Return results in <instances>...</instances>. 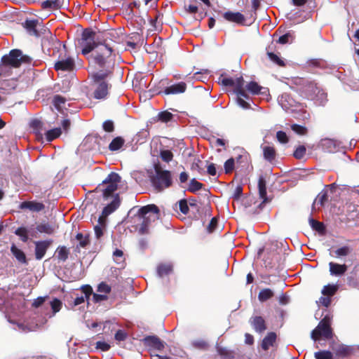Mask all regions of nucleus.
Returning <instances> with one entry per match:
<instances>
[{
    "mask_svg": "<svg viewBox=\"0 0 359 359\" xmlns=\"http://www.w3.org/2000/svg\"><path fill=\"white\" fill-rule=\"evenodd\" d=\"M316 359H333L332 354L330 351H319L315 353Z\"/></svg>",
    "mask_w": 359,
    "mask_h": 359,
    "instance_id": "obj_50",
    "label": "nucleus"
},
{
    "mask_svg": "<svg viewBox=\"0 0 359 359\" xmlns=\"http://www.w3.org/2000/svg\"><path fill=\"white\" fill-rule=\"evenodd\" d=\"M140 40V36L138 33H134L131 36H130L129 40L127 41V46L133 49H135L137 46V41Z\"/></svg>",
    "mask_w": 359,
    "mask_h": 359,
    "instance_id": "obj_45",
    "label": "nucleus"
},
{
    "mask_svg": "<svg viewBox=\"0 0 359 359\" xmlns=\"http://www.w3.org/2000/svg\"><path fill=\"white\" fill-rule=\"evenodd\" d=\"M28 233H29V231L25 227H19L15 231V233L17 236H20L21 240L23 242H27V240H28Z\"/></svg>",
    "mask_w": 359,
    "mask_h": 359,
    "instance_id": "obj_43",
    "label": "nucleus"
},
{
    "mask_svg": "<svg viewBox=\"0 0 359 359\" xmlns=\"http://www.w3.org/2000/svg\"><path fill=\"white\" fill-rule=\"evenodd\" d=\"M348 266L346 264H340L333 262L329 263V271L332 276L341 277L347 271Z\"/></svg>",
    "mask_w": 359,
    "mask_h": 359,
    "instance_id": "obj_11",
    "label": "nucleus"
},
{
    "mask_svg": "<svg viewBox=\"0 0 359 359\" xmlns=\"http://www.w3.org/2000/svg\"><path fill=\"white\" fill-rule=\"evenodd\" d=\"M57 258L60 260L65 262L68 258L69 250L65 246L58 248V249L57 250Z\"/></svg>",
    "mask_w": 359,
    "mask_h": 359,
    "instance_id": "obj_44",
    "label": "nucleus"
},
{
    "mask_svg": "<svg viewBox=\"0 0 359 359\" xmlns=\"http://www.w3.org/2000/svg\"><path fill=\"white\" fill-rule=\"evenodd\" d=\"M30 62L31 58L27 55H22L20 50L13 49L8 55L2 57L1 71L4 74V76H8L11 74L10 69L18 68L22 63H29Z\"/></svg>",
    "mask_w": 359,
    "mask_h": 359,
    "instance_id": "obj_4",
    "label": "nucleus"
},
{
    "mask_svg": "<svg viewBox=\"0 0 359 359\" xmlns=\"http://www.w3.org/2000/svg\"><path fill=\"white\" fill-rule=\"evenodd\" d=\"M327 200V194L326 191H321L316 198L313 203V210H316V207L319 208L322 207L325 202Z\"/></svg>",
    "mask_w": 359,
    "mask_h": 359,
    "instance_id": "obj_28",
    "label": "nucleus"
},
{
    "mask_svg": "<svg viewBox=\"0 0 359 359\" xmlns=\"http://www.w3.org/2000/svg\"><path fill=\"white\" fill-rule=\"evenodd\" d=\"M62 133L60 128H55L49 130H47L45 133L46 138L48 142H51L55 138L58 137Z\"/></svg>",
    "mask_w": 359,
    "mask_h": 359,
    "instance_id": "obj_31",
    "label": "nucleus"
},
{
    "mask_svg": "<svg viewBox=\"0 0 359 359\" xmlns=\"http://www.w3.org/2000/svg\"><path fill=\"white\" fill-rule=\"evenodd\" d=\"M102 127L106 132L109 133L112 132L114 129V123L110 120L105 121L103 123Z\"/></svg>",
    "mask_w": 359,
    "mask_h": 359,
    "instance_id": "obj_60",
    "label": "nucleus"
},
{
    "mask_svg": "<svg viewBox=\"0 0 359 359\" xmlns=\"http://www.w3.org/2000/svg\"><path fill=\"white\" fill-rule=\"evenodd\" d=\"M51 243V241L35 242V257L36 259L40 260L44 257Z\"/></svg>",
    "mask_w": 359,
    "mask_h": 359,
    "instance_id": "obj_10",
    "label": "nucleus"
},
{
    "mask_svg": "<svg viewBox=\"0 0 359 359\" xmlns=\"http://www.w3.org/2000/svg\"><path fill=\"white\" fill-rule=\"evenodd\" d=\"M107 226V219L104 217H99L97 224L94 226L95 235L97 239H100L104 234Z\"/></svg>",
    "mask_w": 359,
    "mask_h": 359,
    "instance_id": "obj_20",
    "label": "nucleus"
},
{
    "mask_svg": "<svg viewBox=\"0 0 359 359\" xmlns=\"http://www.w3.org/2000/svg\"><path fill=\"white\" fill-rule=\"evenodd\" d=\"M294 39L293 33L289 32L280 36L278 43L280 44L291 43Z\"/></svg>",
    "mask_w": 359,
    "mask_h": 359,
    "instance_id": "obj_40",
    "label": "nucleus"
},
{
    "mask_svg": "<svg viewBox=\"0 0 359 359\" xmlns=\"http://www.w3.org/2000/svg\"><path fill=\"white\" fill-rule=\"evenodd\" d=\"M276 137H277L278 140L280 143L285 144V143H287L288 141V138H287L286 133L283 131L277 132Z\"/></svg>",
    "mask_w": 359,
    "mask_h": 359,
    "instance_id": "obj_61",
    "label": "nucleus"
},
{
    "mask_svg": "<svg viewBox=\"0 0 359 359\" xmlns=\"http://www.w3.org/2000/svg\"><path fill=\"white\" fill-rule=\"evenodd\" d=\"M84 296L77 297L74 301L75 306L79 305L85 302V299H88L93 293V289L90 285H84L81 287Z\"/></svg>",
    "mask_w": 359,
    "mask_h": 359,
    "instance_id": "obj_21",
    "label": "nucleus"
},
{
    "mask_svg": "<svg viewBox=\"0 0 359 359\" xmlns=\"http://www.w3.org/2000/svg\"><path fill=\"white\" fill-rule=\"evenodd\" d=\"M156 175L152 177L151 182L157 191H162L172 185L171 172L168 170L156 168Z\"/></svg>",
    "mask_w": 359,
    "mask_h": 359,
    "instance_id": "obj_6",
    "label": "nucleus"
},
{
    "mask_svg": "<svg viewBox=\"0 0 359 359\" xmlns=\"http://www.w3.org/2000/svg\"><path fill=\"white\" fill-rule=\"evenodd\" d=\"M319 90L320 88L317 86L316 83H310L307 86H306L304 93L308 99H315L316 94Z\"/></svg>",
    "mask_w": 359,
    "mask_h": 359,
    "instance_id": "obj_27",
    "label": "nucleus"
},
{
    "mask_svg": "<svg viewBox=\"0 0 359 359\" xmlns=\"http://www.w3.org/2000/svg\"><path fill=\"white\" fill-rule=\"evenodd\" d=\"M309 224L313 229L318 231H322L324 229L323 224L321 222L313 219V218L309 219Z\"/></svg>",
    "mask_w": 359,
    "mask_h": 359,
    "instance_id": "obj_51",
    "label": "nucleus"
},
{
    "mask_svg": "<svg viewBox=\"0 0 359 359\" xmlns=\"http://www.w3.org/2000/svg\"><path fill=\"white\" fill-rule=\"evenodd\" d=\"M76 238L79 242V246L81 248H86L89 243L88 236H83L81 233H77Z\"/></svg>",
    "mask_w": 359,
    "mask_h": 359,
    "instance_id": "obj_46",
    "label": "nucleus"
},
{
    "mask_svg": "<svg viewBox=\"0 0 359 359\" xmlns=\"http://www.w3.org/2000/svg\"><path fill=\"white\" fill-rule=\"evenodd\" d=\"M203 184L198 181H196V179H192L190 181L188 190L191 192H196L198 190H200L202 188Z\"/></svg>",
    "mask_w": 359,
    "mask_h": 359,
    "instance_id": "obj_47",
    "label": "nucleus"
},
{
    "mask_svg": "<svg viewBox=\"0 0 359 359\" xmlns=\"http://www.w3.org/2000/svg\"><path fill=\"white\" fill-rule=\"evenodd\" d=\"M223 17L229 22H236L239 25H244L245 17L239 12L233 13L228 11L224 13Z\"/></svg>",
    "mask_w": 359,
    "mask_h": 359,
    "instance_id": "obj_15",
    "label": "nucleus"
},
{
    "mask_svg": "<svg viewBox=\"0 0 359 359\" xmlns=\"http://www.w3.org/2000/svg\"><path fill=\"white\" fill-rule=\"evenodd\" d=\"M22 209H29L32 211L39 212L44 208V205L41 203L34 201H25L20 204Z\"/></svg>",
    "mask_w": 359,
    "mask_h": 359,
    "instance_id": "obj_22",
    "label": "nucleus"
},
{
    "mask_svg": "<svg viewBox=\"0 0 359 359\" xmlns=\"http://www.w3.org/2000/svg\"><path fill=\"white\" fill-rule=\"evenodd\" d=\"M171 271L172 266L170 264H160L157 269V273L160 277L168 275Z\"/></svg>",
    "mask_w": 359,
    "mask_h": 359,
    "instance_id": "obj_39",
    "label": "nucleus"
},
{
    "mask_svg": "<svg viewBox=\"0 0 359 359\" xmlns=\"http://www.w3.org/2000/svg\"><path fill=\"white\" fill-rule=\"evenodd\" d=\"M50 306L53 311V313L58 312L62 308V302L57 299H54L50 302Z\"/></svg>",
    "mask_w": 359,
    "mask_h": 359,
    "instance_id": "obj_53",
    "label": "nucleus"
},
{
    "mask_svg": "<svg viewBox=\"0 0 359 359\" xmlns=\"http://www.w3.org/2000/svg\"><path fill=\"white\" fill-rule=\"evenodd\" d=\"M291 128L293 131L299 135H304L306 132V128L305 127L297 124H293Z\"/></svg>",
    "mask_w": 359,
    "mask_h": 359,
    "instance_id": "obj_58",
    "label": "nucleus"
},
{
    "mask_svg": "<svg viewBox=\"0 0 359 359\" xmlns=\"http://www.w3.org/2000/svg\"><path fill=\"white\" fill-rule=\"evenodd\" d=\"M332 350L339 356L347 357L352 353L353 348L344 344H336L332 347Z\"/></svg>",
    "mask_w": 359,
    "mask_h": 359,
    "instance_id": "obj_18",
    "label": "nucleus"
},
{
    "mask_svg": "<svg viewBox=\"0 0 359 359\" xmlns=\"http://www.w3.org/2000/svg\"><path fill=\"white\" fill-rule=\"evenodd\" d=\"M311 100H315L316 104L319 105H323L326 102L327 95L321 88H320L316 94V98Z\"/></svg>",
    "mask_w": 359,
    "mask_h": 359,
    "instance_id": "obj_38",
    "label": "nucleus"
},
{
    "mask_svg": "<svg viewBox=\"0 0 359 359\" xmlns=\"http://www.w3.org/2000/svg\"><path fill=\"white\" fill-rule=\"evenodd\" d=\"M61 0H46L43 1L41 6L44 9L57 10L61 7Z\"/></svg>",
    "mask_w": 359,
    "mask_h": 359,
    "instance_id": "obj_29",
    "label": "nucleus"
},
{
    "mask_svg": "<svg viewBox=\"0 0 359 359\" xmlns=\"http://www.w3.org/2000/svg\"><path fill=\"white\" fill-rule=\"evenodd\" d=\"M352 250L349 246L345 245L339 248L332 252H330V255L337 258H342L351 254Z\"/></svg>",
    "mask_w": 359,
    "mask_h": 359,
    "instance_id": "obj_24",
    "label": "nucleus"
},
{
    "mask_svg": "<svg viewBox=\"0 0 359 359\" xmlns=\"http://www.w3.org/2000/svg\"><path fill=\"white\" fill-rule=\"evenodd\" d=\"M142 341L146 346L157 351H161L165 347V343L156 336L146 337Z\"/></svg>",
    "mask_w": 359,
    "mask_h": 359,
    "instance_id": "obj_9",
    "label": "nucleus"
},
{
    "mask_svg": "<svg viewBox=\"0 0 359 359\" xmlns=\"http://www.w3.org/2000/svg\"><path fill=\"white\" fill-rule=\"evenodd\" d=\"M121 180V177L116 172H111L107 177L99 184L97 189L102 192L103 197L107 198L114 196V193L117 189L118 183Z\"/></svg>",
    "mask_w": 359,
    "mask_h": 359,
    "instance_id": "obj_5",
    "label": "nucleus"
},
{
    "mask_svg": "<svg viewBox=\"0 0 359 359\" xmlns=\"http://www.w3.org/2000/svg\"><path fill=\"white\" fill-rule=\"evenodd\" d=\"M247 90L252 93V94H259V93H264V92H262V90H265L264 88L259 86L256 82H250L246 86Z\"/></svg>",
    "mask_w": 359,
    "mask_h": 359,
    "instance_id": "obj_33",
    "label": "nucleus"
},
{
    "mask_svg": "<svg viewBox=\"0 0 359 359\" xmlns=\"http://www.w3.org/2000/svg\"><path fill=\"white\" fill-rule=\"evenodd\" d=\"M75 66L74 60L71 57L60 56L58 61L55 63V69L56 71H72Z\"/></svg>",
    "mask_w": 359,
    "mask_h": 359,
    "instance_id": "obj_8",
    "label": "nucleus"
},
{
    "mask_svg": "<svg viewBox=\"0 0 359 359\" xmlns=\"http://www.w3.org/2000/svg\"><path fill=\"white\" fill-rule=\"evenodd\" d=\"M95 83L94 97L96 99L104 98L108 94L109 84L106 81Z\"/></svg>",
    "mask_w": 359,
    "mask_h": 359,
    "instance_id": "obj_12",
    "label": "nucleus"
},
{
    "mask_svg": "<svg viewBox=\"0 0 359 359\" xmlns=\"http://www.w3.org/2000/svg\"><path fill=\"white\" fill-rule=\"evenodd\" d=\"M179 207H180V211L186 215L189 212V207H188V205H187V203L185 200H181L180 202H179Z\"/></svg>",
    "mask_w": 359,
    "mask_h": 359,
    "instance_id": "obj_62",
    "label": "nucleus"
},
{
    "mask_svg": "<svg viewBox=\"0 0 359 359\" xmlns=\"http://www.w3.org/2000/svg\"><path fill=\"white\" fill-rule=\"evenodd\" d=\"M263 153L264 158L269 161H272L275 158V149L271 147H264L263 148Z\"/></svg>",
    "mask_w": 359,
    "mask_h": 359,
    "instance_id": "obj_35",
    "label": "nucleus"
},
{
    "mask_svg": "<svg viewBox=\"0 0 359 359\" xmlns=\"http://www.w3.org/2000/svg\"><path fill=\"white\" fill-rule=\"evenodd\" d=\"M331 318L326 315L319 323L318 325L312 331L311 338L317 341L320 337L324 339H330L332 337V332L330 327Z\"/></svg>",
    "mask_w": 359,
    "mask_h": 359,
    "instance_id": "obj_7",
    "label": "nucleus"
},
{
    "mask_svg": "<svg viewBox=\"0 0 359 359\" xmlns=\"http://www.w3.org/2000/svg\"><path fill=\"white\" fill-rule=\"evenodd\" d=\"M38 23L39 21L37 20H27L25 22V27L30 35L39 36V33L36 30Z\"/></svg>",
    "mask_w": 359,
    "mask_h": 359,
    "instance_id": "obj_23",
    "label": "nucleus"
},
{
    "mask_svg": "<svg viewBox=\"0 0 359 359\" xmlns=\"http://www.w3.org/2000/svg\"><path fill=\"white\" fill-rule=\"evenodd\" d=\"M278 101L281 107L285 111L290 110L296 104L295 100L287 93L282 94L278 97Z\"/></svg>",
    "mask_w": 359,
    "mask_h": 359,
    "instance_id": "obj_13",
    "label": "nucleus"
},
{
    "mask_svg": "<svg viewBox=\"0 0 359 359\" xmlns=\"http://www.w3.org/2000/svg\"><path fill=\"white\" fill-rule=\"evenodd\" d=\"M110 347V345L104 341H97L96 343V348L103 351H108Z\"/></svg>",
    "mask_w": 359,
    "mask_h": 359,
    "instance_id": "obj_63",
    "label": "nucleus"
},
{
    "mask_svg": "<svg viewBox=\"0 0 359 359\" xmlns=\"http://www.w3.org/2000/svg\"><path fill=\"white\" fill-rule=\"evenodd\" d=\"M306 154V148L304 146H299L294 152V156L297 159L302 158Z\"/></svg>",
    "mask_w": 359,
    "mask_h": 359,
    "instance_id": "obj_55",
    "label": "nucleus"
},
{
    "mask_svg": "<svg viewBox=\"0 0 359 359\" xmlns=\"http://www.w3.org/2000/svg\"><path fill=\"white\" fill-rule=\"evenodd\" d=\"M111 73V70L109 69L105 70H101L95 74H93V77L95 82H101L105 81L104 79L108 76V75Z\"/></svg>",
    "mask_w": 359,
    "mask_h": 359,
    "instance_id": "obj_36",
    "label": "nucleus"
},
{
    "mask_svg": "<svg viewBox=\"0 0 359 359\" xmlns=\"http://www.w3.org/2000/svg\"><path fill=\"white\" fill-rule=\"evenodd\" d=\"M53 103L54 107L58 110L62 111L63 109H65V103L66 100L63 97L60 95H55L53 99Z\"/></svg>",
    "mask_w": 359,
    "mask_h": 359,
    "instance_id": "obj_30",
    "label": "nucleus"
},
{
    "mask_svg": "<svg viewBox=\"0 0 359 359\" xmlns=\"http://www.w3.org/2000/svg\"><path fill=\"white\" fill-rule=\"evenodd\" d=\"M109 34V33H104L101 35L90 29H85L79 42L82 48L81 53L83 55H87L95 48H99L101 53H97L95 55H91L90 59L93 62L100 67L106 66L107 63V58L111 55L113 51L112 48L106 43V39Z\"/></svg>",
    "mask_w": 359,
    "mask_h": 359,
    "instance_id": "obj_1",
    "label": "nucleus"
},
{
    "mask_svg": "<svg viewBox=\"0 0 359 359\" xmlns=\"http://www.w3.org/2000/svg\"><path fill=\"white\" fill-rule=\"evenodd\" d=\"M158 208L154 204L147 205L138 209L135 215L134 223L135 229L141 235L149 232V226L151 222H154L158 217Z\"/></svg>",
    "mask_w": 359,
    "mask_h": 359,
    "instance_id": "obj_2",
    "label": "nucleus"
},
{
    "mask_svg": "<svg viewBox=\"0 0 359 359\" xmlns=\"http://www.w3.org/2000/svg\"><path fill=\"white\" fill-rule=\"evenodd\" d=\"M276 334L274 332H269L263 339L262 348L267 351L270 346H272L276 341Z\"/></svg>",
    "mask_w": 359,
    "mask_h": 359,
    "instance_id": "obj_26",
    "label": "nucleus"
},
{
    "mask_svg": "<svg viewBox=\"0 0 359 359\" xmlns=\"http://www.w3.org/2000/svg\"><path fill=\"white\" fill-rule=\"evenodd\" d=\"M250 322L257 332L262 333L266 330L265 320L261 316L252 317Z\"/></svg>",
    "mask_w": 359,
    "mask_h": 359,
    "instance_id": "obj_16",
    "label": "nucleus"
},
{
    "mask_svg": "<svg viewBox=\"0 0 359 359\" xmlns=\"http://www.w3.org/2000/svg\"><path fill=\"white\" fill-rule=\"evenodd\" d=\"M18 327L20 330H21L24 332H27L34 331L36 329V327H38V325H25V323H18Z\"/></svg>",
    "mask_w": 359,
    "mask_h": 359,
    "instance_id": "obj_52",
    "label": "nucleus"
},
{
    "mask_svg": "<svg viewBox=\"0 0 359 359\" xmlns=\"http://www.w3.org/2000/svg\"><path fill=\"white\" fill-rule=\"evenodd\" d=\"M158 119L162 122L167 123L172 118V114L168 111H163L158 114Z\"/></svg>",
    "mask_w": 359,
    "mask_h": 359,
    "instance_id": "obj_54",
    "label": "nucleus"
},
{
    "mask_svg": "<svg viewBox=\"0 0 359 359\" xmlns=\"http://www.w3.org/2000/svg\"><path fill=\"white\" fill-rule=\"evenodd\" d=\"M31 127L36 130V133L37 135L41 134V131L42 130L43 123L39 119H34L31 121Z\"/></svg>",
    "mask_w": 359,
    "mask_h": 359,
    "instance_id": "obj_49",
    "label": "nucleus"
},
{
    "mask_svg": "<svg viewBox=\"0 0 359 359\" xmlns=\"http://www.w3.org/2000/svg\"><path fill=\"white\" fill-rule=\"evenodd\" d=\"M219 83L224 86L234 87V91L237 95V104L243 109L250 108V104L245 100V99L248 100L249 96L244 89V80L242 76L233 79L222 74L219 78Z\"/></svg>",
    "mask_w": 359,
    "mask_h": 359,
    "instance_id": "obj_3",
    "label": "nucleus"
},
{
    "mask_svg": "<svg viewBox=\"0 0 359 359\" xmlns=\"http://www.w3.org/2000/svg\"><path fill=\"white\" fill-rule=\"evenodd\" d=\"M217 221L215 217L212 218L210 224H208V226L207 227V229L209 233H211L215 230L216 225H217Z\"/></svg>",
    "mask_w": 359,
    "mask_h": 359,
    "instance_id": "obj_64",
    "label": "nucleus"
},
{
    "mask_svg": "<svg viewBox=\"0 0 359 359\" xmlns=\"http://www.w3.org/2000/svg\"><path fill=\"white\" fill-rule=\"evenodd\" d=\"M186 83L184 82H180L165 88L164 93L166 95L182 93L186 90Z\"/></svg>",
    "mask_w": 359,
    "mask_h": 359,
    "instance_id": "obj_17",
    "label": "nucleus"
},
{
    "mask_svg": "<svg viewBox=\"0 0 359 359\" xmlns=\"http://www.w3.org/2000/svg\"><path fill=\"white\" fill-rule=\"evenodd\" d=\"M258 189L259 198L262 199V204L269 202L270 199H269L266 196V183L262 176L259 177V178Z\"/></svg>",
    "mask_w": 359,
    "mask_h": 359,
    "instance_id": "obj_19",
    "label": "nucleus"
},
{
    "mask_svg": "<svg viewBox=\"0 0 359 359\" xmlns=\"http://www.w3.org/2000/svg\"><path fill=\"white\" fill-rule=\"evenodd\" d=\"M119 203V199L118 195L116 194L113 201L106 207H104L100 217H104L105 219H107V216H109L118 208Z\"/></svg>",
    "mask_w": 359,
    "mask_h": 359,
    "instance_id": "obj_14",
    "label": "nucleus"
},
{
    "mask_svg": "<svg viewBox=\"0 0 359 359\" xmlns=\"http://www.w3.org/2000/svg\"><path fill=\"white\" fill-rule=\"evenodd\" d=\"M160 156L163 161L168 163L172 159L173 154L171 151L164 149L161 151Z\"/></svg>",
    "mask_w": 359,
    "mask_h": 359,
    "instance_id": "obj_48",
    "label": "nucleus"
},
{
    "mask_svg": "<svg viewBox=\"0 0 359 359\" xmlns=\"http://www.w3.org/2000/svg\"><path fill=\"white\" fill-rule=\"evenodd\" d=\"M267 55L269 60L272 61L273 63L279 66L285 65L284 61L277 54H275L273 52L267 50Z\"/></svg>",
    "mask_w": 359,
    "mask_h": 359,
    "instance_id": "obj_42",
    "label": "nucleus"
},
{
    "mask_svg": "<svg viewBox=\"0 0 359 359\" xmlns=\"http://www.w3.org/2000/svg\"><path fill=\"white\" fill-rule=\"evenodd\" d=\"M128 337L127 333L123 330H118L114 336L116 341L120 342L124 341Z\"/></svg>",
    "mask_w": 359,
    "mask_h": 359,
    "instance_id": "obj_57",
    "label": "nucleus"
},
{
    "mask_svg": "<svg viewBox=\"0 0 359 359\" xmlns=\"http://www.w3.org/2000/svg\"><path fill=\"white\" fill-rule=\"evenodd\" d=\"M338 289V286L336 285H327L324 286L322 290V294L327 296H332L335 294Z\"/></svg>",
    "mask_w": 359,
    "mask_h": 359,
    "instance_id": "obj_41",
    "label": "nucleus"
},
{
    "mask_svg": "<svg viewBox=\"0 0 359 359\" xmlns=\"http://www.w3.org/2000/svg\"><path fill=\"white\" fill-rule=\"evenodd\" d=\"M124 144V140L121 137L114 138L109 145V149L111 151H117Z\"/></svg>",
    "mask_w": 359,
    "mask_h": 359,
    "instance_id": "obj_37",
    "label": "nucleus"
},
{
    "mask_svg": "<svg viewBox=\"0 0 359 359\" xmlns=\"http://www.w3.org/2000/svg\"><path fill=\"white\" fill-rule=\"evenodd\" d=\"M273 296V292L269 289L266 288L262 290L259 294H258V299L260 302H265L269 299H271Z\"/></svg>",
    "mask_w": 359,
    "mask_h": 359,
    "instance_id": "obj_34",
    "label": "nucleus"
},
{
    "mask_svg": "<svg viewBox=\"0 0 359 359\" xmlns=\"http://www.w3.org/2000/svg\"><path fill=\"white\" fill-rule=\"evenodd\" d=\"M234 159L231 158L224 163V169L226 173L231 172L234 168Z\"/></svg>",
    "mask_w": 359,
    "mask_h": 359,
    "instance_id": "obj_56",
    "label": "nucleus"
},
{
    "mask_svg": "<svg viewBox=\"0 0 359 359\" xmlns=\"http://www.w3.org/2000/svg\"><path fill=\"white\" fill-rule=\"evenodd\" d=\"M11 251L13 255L18 261V262L24 264H27V262L25 254L20 249L18 248L14 244L11 245Z\"/></svg>",
    "mask_w": 359,
    "mask_h": 359,
    "instance_id": "obj_25",
    "label": "nucleus"
},
{
    "mask_svg": "<svg viewBox=\"0 0 359 359\" xmlns=\"http://www.w3.org/2000/svg\"><path fill=\"white\" fill-rule=\"evenodd\" d=\"M36 230L40 233L52 234L55 231V228L48 223H41L37 225Z\"/></svg>",
    "mask_w": 359,
    "mask_h": 359,
    "instance_id": "obj_32",
    "label": "nucleus"
},
{
    "mask_svg": "<svg viewBox=\"0 0 359 359\" xmlns=\"http://www.w3.org/2000/svg\"><path fill=\"white\" fill-rule=\"evenodd\" d=\"M97 291L100 293L107 294L111 291V287L105 283H101L97 287Z\"/></svg>",
    "mask_w": 359,
    "mask_h": 359,
    "instance_id": "obj_59",
    "label": "nucleus"
}]
</instances>
